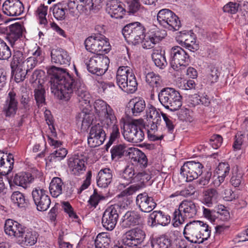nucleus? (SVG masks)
Masks as SVG:
<instances>
[{"instance_id":"obj_1","label":"nucleus","mask_w":248,"mask_h":248,"mask_svg":"<svg viewBox=\"0 0 248 248\" xmlns=\"http://www.w3.org/2000/svg\"><path fill=\"white\" fill-rule=\"evenodd\" d=\"M47 73L51 75V90L55 95L60 99L68 100L76 93L80 105H86L85 108H90L91 97L85 85L76 80L66 69L52 66L48 68Z\"/></svg>"},{"instance_id":"obj_2","label":"nucleus","mask_w":248,"mask_h":248,"mask_svg":"<svg viewBox=\"0 0 248 248\" xmlns=\"http://www.w3.org/2000/svg\"><path fill=\"white\" fill-rule=\"evenodd\" d=\"M183 233L188 241L200 244L210 237L211 231L207 224L202 221L197 220L186 224Z\"/></svg>"},{"instance_id":"obj_3","label":"nucleus","mask_w":248,"mask_h":248,"mask_svg":"<svg viewBox=\"0 0 248 248\" xmlns=\"http://www.w3.org/2000/svg\"><path fill=\"white\" fill-rule=\"evenodd\" d=\"M116 83L122 91L127 93H133L138 89L136 78L132 69L127 66H121L118 69Z\"/></svg>"},{"instance_id":"obj_4","label":"nucleus","mask_w":248,"mask_h":248,"mask_svg":"<svg viewBox=\"0 0 248 248\" xmlns=\"http://www.w3.org/2000/svg\"><path fill=\"white\" fill-rule=\"evenodd\" d=\"M199 209L198 204L193 201L188 200L183 201L180 203L178 209L173 213V226H178L184 223L186 219L194 217Z\"/></svg>"},{"instance_id":"obj_5","label":"nucleus","mask_w":248,"mask_h":248,"mask_svg":"<svg viewBox=\"0 0 248 248\" xmlns=\"http://www.w3.org/2000/svg\"><path fill=\"white\" fill-rule=\"evenodd\" d=\"M158 96L160 103L172 111L178 110L182 105L181 95L173 88H164L159 92Z\"/></svg>"},{"instance_id":"obj_6","label":"nucleus","mask_w":248,"mask_h":248,"mask_svg":"<svg viewBox=\"0 0 248 248\" xmlns=\"http://www.w3.org/2000/svg\"><path fill=\"white\" fill-rule=\"evenodd\" d=\"M129 204L130 202L127 200L126 203L124 205L119 203L108 206L105 210L102 217V224L103 227L108 231L113 230L119 218L120 208H126Z\"/></svg>"},{"instance_id":"obj_7","label":"nucleus","mask_w":248,"mask_h":248,"mask_svg":"<svg viewBox=\"0 0 248 248\" xmlns=\"http://www.w3.org/2000/svg\"><path fill=\"white\" fill-rule=\"evenodd\" d=\"M84 44L86 49L93 53H107L111 48L108 39L100 34L89 36L85 40Z\"/></svg>"},{"instance_id":"obj_8","label":"nucleus","mask_w":248,"mask_h":248,"mask_svg":"<svg viewBox=\"0 0 248 248\" xmlns=\"http://www.w3.org/2000/svg\"><path fill=\"white\" fill-rule=\"evenodd\" d=\"M109 63L108 58L103 54H97L85 62L88 71L97 76L105 73Z\"/></svg>"},{"instance_id":"obj_9","label":"nucleus","mask_w":248,"mask_h":248,"mask_svg":"<svg viewBox=\"0 0 248 248\" xmlns=\"http://www.w3.org/2000/svg\"><path fill=\"white\" fill-rule=\"evenodd\" d=\"M157 20L161 26L170 31H177L181 27L179 17L168 9L160 10L157 13Z\"/></svg>"},{"instance_id":"obj_10","label":"nucleus","mask_w":248,"mask_h":248,"mask_svg":"<svg viewBox=\"0 0 248 248\" xmlns=\"http://www.w3.org/2000/svg\"><path fill=\"white\" fill-rule=\"evenodd\" d=\"M144 31V27L136 22L125 25L122 30V33L127 42L136 45L141 41Z\"/></svg>"},{"instance_id":"obj_11","label":"nucleus","mask_w":248,"mask_h":248,"mask_svg":"<svg viewBox=\"0 0 248 248\" xmlns=\"http://www.w3.org/2000/svg\"><path fill=\"white\" fill-rule=\"evenodd\" d=\"M170 64L176 71L186 67L189 62V56L186 51L179 46L172 47L170 51Z\"/></svg>"},{"instance_id":"obj_12","label":"nucleus","mask_w":248,"mask_h":248,"mask_svg":"<svg viewBox=\"0 0 248 248\" xmlns=\"http://www.w3.org/2000/svg\"><path fill=\"white\" fill-rule=\"evenodd\" d=\"M123 136L127 141L136 143L141 142L144 139V133L137 120L124 124Z\"/></svg>"},{"instance_id":"obj_13","label":"nucleus","mask_w":248,"mask_h":248,"mask_svg":"<svg viewBox=\"0 0 248 248\" xmlns=\"http://www.w3.org/2000/svg\"><path fill=\"white\" fill-rule=\"evenodd\" d=\"M203 168V165L199 162L187 161L181 167L180 174L186 182H191L202 174Z\"/></svg>"},{"instance_id":"obj_14","label":"nucleus","mask_w":248,"mask_h":248,"mask_svg":"<svg viewBox=\"0 0 248 248\" xmlns=\"http://www.w3.org/2000/svg\"><path fill=\"white\" fill-rule=\"evenodd\" d=\"M144 232L140 228L137 227L127 231L123 234L122 242L128 247L136 246L141 244L145 237Z\"/></svg>"},{"instance_id":"obj_15","label":"nucleus","mask_w":248,"mask_h":248,"mask_svg":"<svg viewBox=\"0 0 248 248\" xmlns=\"http://www.w3.org/2000/svg\"><path fill=\"white\" fill-rule=\"evenodd\" d=\"M31 194L38 210L45 211L49 207L51 201L47 190L36 187L33 189Z\"/></svg>"},{"instance_id":"obj_16","label":"nucleus","mask_w":248,"mask_h":248,"mask_svg":"<svg viewBox=\"0 0 248 248\" xmlns=\"http://www.w3.org/2000/svg\"><path fill=\"white\" fill-rule=\"evenodd\" d=\"M47 137L48 143L50 146L56 149V150L48 156L46 159L47 163L61 161L65 158L68 152L65 148L62 147V142L55 139L54 138L56 137H52L51 135H47Z\"/></svg>"},{"instance_id":"obj_17","label":"nucleus","mask_w":248,"mask_h":248,"mask_svg":"<svg viewBox=\"0 0 248 248\" xmlns=\"http://www.w3.org/2000/svg\"><path fill=\"white\" fill-rule=\"evenodd\" d=\"M106 134L100 124L93 126L90 131L88 138V143L92 148L102 145L105 140Z\"/></svg>"},{"instance_id":"obj_18","label":"nucleus","mask_w":248,"mask_h":248,"mask_svg":"<svg viewBox=\"0 0 248 248\" xmlns=\"http://www.w3.org/2000/svg\"><path fill=\"white\" fill-rule=\"evenodd\" d=\"M136 203L140 210L145 213L151 212L156 206V203L153 197L149 196L146 192L137 195Z\"/></svg>"},{"instance_id":"obj_19","label":"nucleus","mask_w":248,"mask_h":248,"mask_svg":"<svg viewBox=\"0 0 248 248\" xmlns=\"http://www.w3.org/2000/svg\"><path fill=\"white\" fill-rule=\"evenodd\" d=\"M2 10L5 15L14 16L21 15L24 12V8L19 0H6L3 4Z\"/></svg>"},{"instance_id":"obj_20","label":"nucleus","mask_w":248,"mask_h":248,"mask_svg":"<svg viewBox=\"0 0 248 248\" xmlns=\"http://www.w3.org/2000/svg\"><path fill=\"white\" fill-rule=\"evenodd\" d=\"M18 109V101L16 99V93L10 91L4 104L3 113L6 117H14Z\"/></svg>"},{"instance_id":"obj_21","label":"nucleus","mask_w":248,"mask_h":248,"mask_svg":"<svg viewBox=\"0 0 248 248\" xmlns=\"http://www.w3.org/2000/svg\"><path fill=\"white\" fill-rule=\"evenodd\" d=\"M141 222V217L138 212L129 211L122 217L120 225L122 228L125 229L138 225Z\"/></svg>"},{"instance_id":"obj_22","label":"nucleus","mask_w":248,"mask_h":248,"mask_svg":"<svg viewBox=\"0 0 248 248\" xmlns=\"http://www.w3.org/2000/svg\"><path fill=\"white\" fill-rule=\"evenodd\" d=\"M127 155L130 159L132 165L140 166L141 168L147 167L148 160L145 155L136 148H129L127 151Z\"/></svg>"},{"instance_id":"obj_23","label":"nucleus","mask_w":248,"mask_h":248,"mask_svg":"<svg viewBox=\"0 0 248 248\" xmlns=\"http://www.w3.org/2000/svg\"><path fill=\"white\" fill-rule=\"evenodd\" d=\"M68 165L71 173L76 176L83 173L86 169L85 159L77 155L69 158Z\"/></svg>"},{"instance_id":"obj_24","label":"nucleus","mask_w":248,"mask_h":248,"mask_svg":"<svg viewBox=\"0 0 248 248\" xmlns=\"http://www.w3.org/2000/svg\"><path fill=\"white\" fill-rule=\"evenodd\" d=\"M23 232L17 240V243L24 247L34 245L37 240L38 233L26 227Z\"/></svg>"},{"instance_id":"obj_25","label":"nucleus","mask_w":248,"mask_h":248,"mask_svg":"<svg viewBox=\"0 0 248 248\" xmlns=\"http://www.w3.org/2000/svg\"><path fill=\"white\" fill-rule=\"evenodd\" d=\"M106 10L113 18H122L125 13L123 4L117 0H110L107 4Z\"/></svg>"},{"instance_id":"obj_26","label":"nucleus","mask_w":248,"mask_h":248,"mask_svg":"<svg viewBox=\"0 0 248 248\" xmlns=\"http://www.w3.org/2000/svg\"><path fill=\"white\" fill-rule=\"evenodd\" d=\"M93 114L89 108H84L76 117L77 125L83 130H86L92 124Z\"/></svg>"},{"instance_id":"obj_27","label":"nucleus","mask_w":248,"mask_h":248,"mask_svg":"<svg viewBox=\"0 0 248 248\" xmlns=\"http://www.w3.org/2000/svg\"><path fill=\"white\" fill-rule=\"evenodd\" d=\"M25 227L18 222L11 219H7L5 222L4 231L5 233L11 236L16 238V240L24 232Z\"/></svg>"},{"instance_id":"obj_28","label":"nucleus","mask_w":248,"mask_h":248,"mask_svg":"<svg viewBox=\"0 0 248 248\" xmlns=\"http://www.w3.org/2000/svg\"><path fill=\"white\" fill-rule=\"evenodd\" d=\"M150 221L152 227L157 225L165 226L170 223V217L161 211H154L150 215L149 222Z\"/></svg>"},{"instance_id":"obj_29","label":"nucleus","mask_w":248,"mask_h":248,"mask_svg":"<svg viewBox=\"0 0 248 248\" xmlns=\"http://www.w3.org/2000/svg\"><path fill=\"white\" fill-rule=\"evenodd\" d=\"M52 62L69 65L71 58L65 50L62 48L53 49L51 52Z\"/></svg>"},{"instance_id":"obj_30","label":"nucleus","mask_w":248,"mask_h":248,"mask_svg":"<svg viewBox=\"0 0 248 248\" xmlns=\"http://www.w3.org/2000/svg\"><path fill=\"white\" fill-rule=\"evenodd\" d=\"M219 198L218 191L214 188H210L203 191L202 202L204 204L210 207L217 202Z\"/></svg>"},{"instance_id":"obj_31","label":"nucleus","mask_w":248,"mask_h":248,"mask_svg":"<svg viewBox=\"0 0 248 248\" xmlns=\"http://www.w3.org/2000/svg\"><path fill=\"white\" fill-rule=\"evenodd\" d=\"M112 171L108 168L102 169L98 173L97 184L101 187H107L111 182Z\"/></svg>"},{"instance_id":"obj_32","label":"nucleus","mask_w":248,"mask_h":248,"mask_svg":"<svg viewBox=\"0 0 248 248\" xmlns=\"http://www.w3.org/2000/svg\"><path fill=\"white\" fill-rule=\"evenodd\" d=\"M129 107L134 116L140 115L145 108V102L141 98L135 97L131 99L129 102Z\"/></svg>"},{"instance_id":"obj_33","label":"nucleus","mask_w":248,"mask_h":248,"mask_svg":"<svg viewBox=\"0 0 248 248\" xmlns=\"http://www.w3.org/2000/svg\"><path fill=\"white\" fill-rule=\"evenodd\" d=\"M22 26L18 23L12 24L9 26L8 38L12 45H14L15 42L18 41L20 37L22 36Z\"/></svg>"},{"instance_id":"obj_34","label":"nucleus","mask_w":248,"mask_h":248,"mask_svg":"<svg viewBox=\"0 0 248 248\" xmlns=\"http://www.w3.org/2000/svg\"><path fill=\"white\" fill-rule=\"evenodd\" d=\"M159 40V36H157L154 32H150L145 34L144 33L142 40L140 43H141L144 48L150 49L153 47Z\"/></svg>"},{"instance_id":"obj_35","label":"nucleus","mask_w":248,"mask_h":248,"mask_svg":"<svg viewBox=\"0 0 248 248\" xmlns=\"http://www.w3.org/2000/svg\"><path fill=\"white\" fill-rule=\"evenodd\" d=\"M99 118L102 124L106 128H108L118 123L114 111L112 108H108V110Z\"/></svg>"},{"instance_id":"obj_36","label":"nucleus","mask_w":248,"mask_h":248,"mask_svg":"<svg viewBox=\"0 0 248 248\" xmlns=\"http://www.w3.org/2000/svg\"><path fill=\"white\" fill-rule=\"evenodd\" d=\"M34 177L30 173L22 172L15 175L14 178V183L18 186H23L32 182Z\"/></svg>"},{"instance_id":"obj_37","label":"nucleus","mask_w":248,"mask_h":248,"mask_svg":"<svg viewBox=\"0 0 248 248\" xmlns=\"http://www.w3.org/2000/svg\"><path fill=\"white\" fill-rule=\"evenodd\" d=\"M63 182L61 178L54 177L51 180L49 185V191L52 197H58L62 193Z\"/></svg>"},{"instance_id":"obj_38","label":"nucleus","mask_w":248,"mask_h":248,"mask_svg":"<svg viewBox=\"0 0 248 248\" xmlns=\"http://www.w3.org/2000/svg\"><path fill=\"white\" fill-rule=\"evenodd\" d=\"M152 58L155 65L160 69H164L167 65L164 52L158 50H154Z\"/></svg>"},{"instance_id":"obj_39","label":"nucleus","mask_w":248,"mask_h":248,"mask_svg":"<svg viewBox=\"0 0 248 248\" xmlns=\"http://www.w3.org/2000/svg\"><path fill=\"white\" fill-rule=\"evenodd\" d=\"M110 242V235L108 233H99L94 241L95 248H108Z\"/></svg>"},{"instance_id":"obj_40","label":"nucleus","mask_w":248,"mask_h":248,"mask_svg":"<svg viewBox=\"0 0 248 248\" xmlns=\"http://www.w3.org/2000/svg\"><path fill=\"white\" fill-rule=\"evenodd\" d=\"M6 161L3 160V163H1L0 166V174L1 175L8 174L13 168L14 159L12 154H9L5 157Z\"/></svg>"},{"instance_id":"obj_41","label":"nucleus","mask_w":248,"mask_h":248,"mask_svg":"<svg viewBox=\"0 0 248 248\" xmlns=\"http://www.w3.org/2000/svg\"><path fill=\"white\" fill-rule=\"evenodd\" d=\"M137 173V170H135L134 166L129 165L126 167L123 171L121 178L127 182L125 184H121L120 186H124V187H125V185L131 183L132 181L135 182V176Z\"/></svg>"},{"instance_id":"obj_42","label":"nucleus","mask_w":248,"mask_h":248,"mask_svg":"<svg viewBox=\"0 0 248 248\" xmlns=\"http://www.w3.org/2000/svg\"><path fill=\"white\" fill-rule=\"evenodd\" d=\"M142 184H134L131 185L128 187L126 188L123 191H122L118 195V197L124 198L123 199L124 201H125V202L123 201L124 203H122L123 205L125 204L126 203L127 200L128 201L130 202V201L128 200L127 197L131 196L134 193H135L137 191H139L142 187ZM121 203V202H119Z\"/></svg>"},{"instance_id":"obj_43","label":"nucleus","mask_w":248,"mask_h":248,"mask_svg":"<svg viewBox=\"0 0 248 248\" xmlns=\"http://www.w3.org/2000/svg\"><path fill=\"white\" fill-rule=\"evenodd\" d=\"M146 117L147 122H154L160 123L161 118L159 112L153 106H148L146 110Z\"/></svg>"},{"instance_id":"obj_44","label":"nucleus","mask_w":248,"mask_h":248,"mask_svg":"<svg viewBox=\"0 0 248 248\" xmlns=\"http://www.w3.org/2000/svg\"><path fill=\"white\" fill-rule=\"evenodd\" d=\"M67 11L64 3L59 2L54 5L52 8L54 17L58 20H62L65 17L66 11Z\"/></svg>"},{"instance_id":"obj_45","label":"nucleus","mask_w":248,"mask_h":248,"mask_svg":"<svg viewBox=\"0 0 248 248\" xmlns=\"http://www.w3.org/2000/svg\"><path fill=\"white\" fill-rule=\"evenodd\" d=\"M48 7L44 4H41L35 11V14L39 21V23L44 27L47 24L46 16L47 14Z\"/></svg>"},{"instance_id":"obj_46","label":"nucleus","mask_w":248,"mask_h":248,"mask_svg":"<svg viewBox=\"0 0 248 248\" xmlns=\"http://www.w3.org/2000/svg\"><path fill=\"white\" fill-rule=\"evenodd\" d=\"M94 108L95 113L99 118L105 114L108 110V108H111V107L103 100L97 99L94 103Z\"/></svg>"},{"instance_id":"obj_47","label":"nucleus","mask_w":248,"mask_h":248,"mask_svg":"<svg viewBox=\"0 0 248 248\" xmlns=\"http://www.w3.org/2000/svg\"><path fill=\"white\" fill-rule=\"evenodd\" d=\"M11 200L15 206L20 208L25 206V197L24 194L19 191L14 192L11 195Z\"/></svg>"},{"instance_id":"obj_48","label":"nucleus","mask_w":248,"mask_h":248,"mask_svg":"<svg viewBox=\"0 0 248 248\" xmlns=\"http://www.w3.org/2000/svg\"><path fill=\"white\" fill-rule=\"evenodd\" d=\"M145 78L146 82L151 87H157L160 84V77L154 72L148 73Z\"/></svg>"},{"instance_id":"obj_49","label":"nucleus","mask_w":248,"mask_h":248,"mask_svg":"<svg viewBox=\"0 0 248 248\" xmlns=\"http://www.w3.org/2000/svg\"><path fill=\"white\" fill-rule=\"evenodd\" d=\"M125 146L124 144L113 146L110 150L112 159L114 160L121 158L124 155L125 151Z\"/></svg>"},{"instance_id":"obj_50","label":"nucleus","mask_w":248,"mask_h":248,"mask_svg":"<svg viewBox=\"0 0 248 248\" xmlns=\"http://www.w3.org/2000/svg\"><path fill=\"white\" fill-rule=\"evenodd\" d=\"M217 213L218 215L216 219V224L227 221L230 218V213L224 206L220 205Z\"/></svg>"},{"instance_id":"obj_51","label":"nucleus","mask_w":248,"mask_h":248,"mask_svg":"<svg viewBox=\"0 0 248 248\" xmlns=\"http://www.w3.org/2000/svg\"><path fill=\"white\" fill-rule=\"evenodd\" d=\"M230 165L227 163H220L216 170L215 174L224 178L229 174L230 172Z\"/></svg>"},{"instance_id":"obj_52","label":"nucleus","mask_w":248,"mask_h":248,"mask_svg":"<svg viewBox=\"0 0 248 248\" xmlns=\"http://www.w3.org/2000/svg\"><path fill=\"white\" fill-rule=\"evenodd\" d=\"M22 52L20 50H14L13 59L11 62V66L12 69L15 67L22 66V62L24 61Z\"/></svg>"},{"instance_id":"obj_53","label":"nucleus","mask_w":248,"mask_h":248,"mask_svg":"<svg viewBox=\"0 0 248 248\" xmlns=\"http://www.w3.org/2000/svg\"><path fill=\"white\" fill-rule=\"evenodd\" d=\"M34 97L38 107L42 106L45 103V91L42 87H39L34 90Z\"/></svg>"},{"instance_id":"obj_54","label":"nucleus","mask_w":248,"mask_h":248,"mask_svg":"<svg viewBox=\"0 0 248 248\" xmlns=\"http://www.w3.org/2000/svg\"><path fill=\"white\" fill-rule=\"evenodd\" d=\"M45 117L50 131V133L48 134L47 135H51L52 137H57V133L53 124V120L50 111L46 110L45 111Z\"/></svg>"},{"instance_id":"obj_55","label":"nucleus","mask_w":248,"mask_h":248,"mask_svg":"<svg viewBox=\"0 0 248 248\" xmlns=\"http://www.w3.org/2000/svg\"><path fill=\"white\" fill-rule=\"evenodd\" d=\"M203 215L205 218L209 220L212 223L216 224V219L218 215L217 211L210 210L205 207H202Z\"/></svg>"},{"instance_id":"obj_56","label":"nucleus","mask_w":248,"mask_h":248,"mask_svg":"<svg viewBox=\"0 0 248 248\" xmlns=\"http://www.w3.org/2000/svg\"><path fill=\"white\" fill-rule=\"evenodd\" d=\"M21 66L15 67L12 69V73L15 76V80L17 83L24 80L27 74L25 69H22Z\"/></svg>"},{"instance_id":"obj_57","label":"nucleus","mask_w":248,"mask_h":248,"mask_svg":"<svg viewBox=\"0 0 248 248\" xmlns=\"http://www.w3.org/2000/svg\"><path fill=\"white\" fill-rule=\"evenodd\" d=\"M155 248H173L171 241L165 237H159L156 240Z\"/></svg>"},{"instance_id":"obj_58","label":"nucleus","mask_w":248,"mask_h":248,"mask_svg":"<svg viewBox=\"0 0 248 248\" xmlns=\"http://www.w3.org/2000/svg\"><path fill=\"white\" fill-rule=\"evenodd\" d=\"M188 37L189 38L182 46L192 51L197 50L198 48V45L196 43V36L194 34L188 36Z\"/></svg>"},{"instance_id":"obj_59","label":"nucleus","mask_w":248,"mask_h":248,"mask_svg":"<svg viewBox=\"0 0 248 248\" xmlns=\"http://www.w3.org/2000/svg\"><path fill=\"white\" fill-rule=\"evenodd\" d=\"M193 33L191 31H183L177 33L176 40L177 43L181 46H184L186 41L188 39V36H191Z\"/></svg>"},{"instance_id":"obj_60","label":"nucleus","mask_w":248,"mask_h":248,"mask_svg":"<svg viewBox=\"0 0 248 248\" xmlns=\"http://www.w3.org/2000/svg\"><path fill=\"white\" fill-rule=\"evenodd\" d=\"M161 115L166 125V130L168 133H172L175 127L173 119L165 113H161Z\"/></svg>"},{"instance_id":"obj_61","label":"nucleus","mask_w":248,"mask_h":248,"mask_svg":"<svg viewBox=\"0 0 248 248\" xmlns=\"http://www.w3.org/2000/svg\"><path fill=\"white\" fill-rule=\"evenodd\" d=\"M151 177L150 172L146 171H137V174L135 176V182L141 181L142 184L149 181Z\"/></svg>"},{"instance_id":"obj_62","label":"nucleus","mask_w":248,"mask_h":248,"mask_svg":"<svg viewBox=\"0 0 248 248\" xmlns=\"http://www.w3.org/2000/svg\"><path fill=\"white\" fill-rule=\"evenodd\" d=\"M38 64L40 63L30 57L23 62L22 67L25 69L26 73H28L31 70L34 68Z\"/></svg>"},{"instance_id":"obj_63","label":"nucleus","mask_w":248,"mask_h":248,"mask_svg":"<svg viewBox=\"0 0 248 248\" xmlns=\"http://www.w3.org/2000/svg\"><path fill=\"white\" fill-rule=\"evenodd\" d=\"M239 4L236 2H230L225 5L223 8L224 12L231 14H235L238 11Z\"/></svg>"},{"instance_id":"obj_64","label":"nucleus","mask_w":248,"mask_h":248,"mask_svg":"<svg viewBox=\"0 0 248 248\" xmlns=\"http://www.w3.org/2000/svg\"><path fill=\"white\" fill-rule=\"evenodd\" d=\"M244 135L241 133H237L235 135L234 141L232 145L234 151H239L241 149V146L244 141Z\"/></svg>"}]
</instances>
